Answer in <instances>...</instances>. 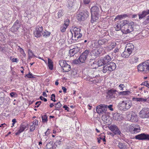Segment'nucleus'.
Segmentation results:
<instances>
[{
	"mask_svg": "<svg viewBox=\"0 0 149 149\" xmlns=\"http://www.w3.org/2000/svg\"><path fill=\"white\" fill-rule=\"evenodd\" d=\"M73 30L70 32L68 33V36L69 38L72 40H77L80 38L82 36L81 29L76 27H72Z\"/></svg>",
	"mask_w": 149,
	"mask_h": 149,
	"instance_id": "obj_1",
	"label": "nucleus"
},
{
	"mask_svg": "<svg viewBox=\"0 0 149 149\" xmlns=\"http://www.w3.org/2000/svg\"><path fill=\"white\" fill-rule=\"evenodd\" d=\"M139 71L147 73L149 72V60L140 64L137 66Z\"/></svg>",
	"mask_w": 149,
	"mask_h": 149,
	"instance_id": "obj_2",
	"label": "nucleus"
},
{
	"mask_svg": "<svg viewBox=\"0 0 149 149\" xmlns=\"http://www.w3.org/2000/svg\"><path fill=\"white\" fill-rule=\"evenodd\" d=\"M136 26L138 27H139L138 25L135 24L133 22H130L127 25H126L123 30V33L126 34L132 31L135 28L136 29Z\"/></svg>",
	"mask_w": 149,
	"mask_h": 149,
	"instance_id": "obj_3",
	"label": "nucleus"
},
{
	"mask_svg": "<svg viewBox=\"0 0 149 149\" xmlns=\"http://www.w3.org/2000/svg\"><path fill=\"white\" fill-rule=\"evenodd\" d=\"M111 57L108 55H107L102 58L99 60L97 62V65L100 67L108 63L111 61Z\"/></svg>",
	"mask_w": 149,
	"mask_h": 149,
	"instance_id": "obj_4",
	"label": "nucleus"
},
{
	"mask_svg": "<svg viewBox=\"0 0 149 149\" xmlns=\"http://www.w3.org/2000/svg\"><path fill=\"white\" fill-rule=\"evenodd\" d=\"M96 111L99 114H105L107 110V105L100 104L96 107Z\"/></svg>",
	"mask_w": 149,
	"mask_h": 149,
	"instance_id": "obj_5",
	"label": "nucleus"
},
{
	"mask_svg": "<svg viewBox=\"0 0 149 149\" xmlns=\"http://www.w3.org/2000/svg\"><path fill=\"white\" fill-rule=\"evenodd\" d=\"M129 130L132 134H136L140 132L141 129L139 125L134 124L130 126Z\"/></svg>",
	"mask_w": 149,
	"mask_h": 149,
	"instance_id": "obj_6",
	"label": "nucleus"
},
{
	"mask_svg": "<svg viewBox=\"0 0 149 149\" xmlns=\"http://www.w3.org/2000/svg\"><path fill=\"white\" fill-rule=\"evenodd\" d=\"M90 51L89 50L86 49L80 55L79 58L80 62L84 63L86 61L87 57L90 53Z\"/></svg>",
	"mask_w": 149,
	"mask_h": 149,
	"instance_id": "obj_7",
	"label": "nucleus"
},
{
	"mask_svg": "<svg viewBox=\"0 0 149 149\" xmlns=\"http://www.w3.org/2000/svg\"><path fill=\"white\" fill-rule=\"evenodd\" d=\"M140 116L142 118H149V108L145 107L140 112Z\"/></svg>",
	"mask_w": 149,
	"mask_h": 149,
	"instance_id": "obj_8",
	"label": "nucleus"
},
{
	"mask_svg": "<svg viewBox=\"0 0 149 149\" xmlns=\"http://www.w3.org/2000/svg\"><path fill=\"white\" fill-rule=\"evenodd\" d=\"M134 138L140 140L149 141V134L142 133L135 136Z\"/></svg>",
	"mask_w": 149,
	"mask_h": 149,
	"instance_id": "obj_9",
	"label": "nucleus"
},
{
	"mask_svg": "<svg viewBox=\"0 0 149 149\" xmlns=\"http://www.w3.org/2000/svg\"><path fill=\"white\" fill-rule=\"evenodd\" d=\"M43 29L42 26H37L36 28V30L34 32L35 37L37 38H39L42 35V31Z\"/></svg>",
	"mask_w": 149,
	"mask_h": 149,
	"instance_id": "obj_10",
	"label": "nucleus"
},
{
	"mask_svg": "<svg viewBox=\"0 0 149 149\" xmlns=\"http://www.w3.org/2000/svg\"><path fill=\"white\" fill-rule=\"evenodd\" d=\"M89 13L87 12H81L77 15V18L79 21H84L88 16Z\"/></svg>",
	"mask_w": 149,
	"mask_h": 149,
	"instance_id": "obj_11",
	"label": "nucleus"
},
{
	"mask_svg": "<svg viewBox=\"0 0 149 149\" xmlns=\"http://www.w3.org/2000/svg\"><path fill=\"white\" fill-rule=\"evenodd\" d=\"M109 128V130L112 131L114 135H120L121 132L120 131L117 126L115 125H111Z\"/></svg>",
	"mask_w": 149,
	"mask_h": 149,
	"instance_id": "obj_12",
	"label": "nucleus"
},
{
	"mask_svg": "<svg viewBox=\"0 0 149 149\" xmlns=\"http://www.w3.org/2000/svg\"><path fill=\"white\" fill-rule=\"evenodd\" d=\"M117 91L116 90L111 89L108 90L107 93L109 98H113L117 97Z\"/></svg>",
	"mask_w": 149,
	"mask_h": 149,
	"instance_id": "obj_13",
	"label": "nucleus"
},
{
	"mask_svg": "<svg viewBox=\"0 0 149 149\" xmlns=\"http://www.w3.org/2000/svg\"><path fill=\"white\" fill-rule=\"evenodd\" d=\"M129 119L132 122H136L138 121V116L135 112H132L128 116Z\"/></svg>",
	"mask_w": 149,
	"mask_h": 149,
	"instance_id": "obj_14",
	"label": "nucleus"
},
{
	"mask_svg": "<svg viewBox=\"0 0 149 149\" xmlns=\"http://www.w3.org/2000/svg\"><path fill=\"white\" fill-rule=\"evenodd\" d=\"M79 50V49L78 47H75L69 51V54L70 56H72L78 53Z\"/></svg>",
	"mask_w": 149,
	"mask_h": 149,
	"instance_id": "obj_15",
	"label": "nucleus"
},
{
	"mask_svg": "<svg viewBox=\"0 0 149 149\" xmlns=\"http://www.w3.org/2000/svg\"><path fill=\"white\" fill-rule=\"evenodd\" d=\"M91 11L92 13H93L96 15H99L100 11L99 8L97 6H94L92 7L91 9Z\"/></svg>",
	"mask_w": 149,
	"mask_h": 149,
	"instance_id": "obj_16",
	"label": "nucleus"
},
{
	"mask_svg": "<svg viewBox=\"0 0 149 149\" xmlns=\"http://www.w3.org/2000/svg\"><path fill=\"white\" fill-rule=\"evenodd\" d=\"M108 70L109 72L113 71L115 70L116 68V64L113 62H111L107 64Z\"/></svg>",
	"mask_w": 149,
	"mask_h": 149,
	"instance_id": "obj_17",
	"label": "nucleus"
},
{
	"mask_svg": "<svg viewBox=\"0 0 149 149\" xmlns=\"http://www.w3.org/2000/svg\"><path fill=\"white\" fill-rule=\"evenodd\" d=\"M62 68L63 72H68L71 69L70 66L67 63L65 64L64 65H63V67Z\"/></svg>",
	"mask_w": 149,
	"mask_h": 149,
	"instance_id": "obj_18",
	"label": "nucleus"
},
{
	"mask_svg": "<svg viewBox=\"0 0 149 149\" xmlns=\"http://www.w3.org/2000/svg\"><path fill=\"white\" fill-rule=\"evenodd\" d=\"M99 16V15H96V14L92 13L91 21V22L92 23H93L95 22H96L97 20L98 19Z\"/></svg>",
	"mask_w": 149,
	"mask_h": 149,
	"instance_id": "obj_19",
	"label": "nucleus"
},
{
	"mask_svg": "<svg viewBox=\"0 0 149 149\" xmlns=\"http://www.w3.org/2000/svg\"><path fill=\"white\" fill-rule=\"evenodd\" d=\"M29 127V125L28 124H22L19 127V130L21 132H22L26 129L27 130Z\"/></svg>",
	"mask_w": 149,
	"mask_h": 149,
	"instance_id": "obj_20",
	"label": "nucleus"
},
{
	"mask_svg": "<svg viewBox=\"0 0 149 149\" xmlns=\"http://www.w3.org/2000/svg\"><path fill=\"white\" fill-rule=\"evenodd\" d=\"M149 14V9L146 11H143L142 13L139 15V19H142Z\"/></svg>",
	"mask_w": 149,
	"mask_h": 149,
	"instance_id": "obj_21",
	"label": "nucleus"
},
{
	"mask_svg": "<svg viewBox=\"0 0 149 149\" xmlns=\"http://www.w3.org/2000/svg\"><path fill=\"white\" fill-rule=\"evenodd\" d=\"M121 22V23L120 24V27H123L124 29L126 25H127L129 23V22L127 20L122 21Z\"/></svg>",
	"mask_w": 149,
	"mask_h": 149,
	"instance_id": "obj_22",
	"label": "nucleus"
},
{
	"mask_svg": "<svg viewBox=\"0 0 149 149\" xmlns=\"http://www.w3.org/2000/svg\"><path fill=\"white\" fill-rule=\"evenodd\" d=\"M48 64L49 68L52 70L53 69V62L52 61L50 58L48 59Z\"/></svg>",
	"mask_w": 149,
	"mask_h": 149,
	"instance_id": "obj_23",
	"label": "nucleus"
},
{
	"mask_svg": "<svg viewBox=\"0 0 149 149\" xmlns=\"http://www.w3.org/2000/svg\"><path fill=\"white\" fill-rule=\"evenodd\" d=\"M97 62L95 61L94 59H91L88 61L87 63L89 65L92 66L94 65H96Z\"/></svg>",
	"mask_w": 149,
	"mask_h": 149,
	"instance_id": "obj_24",
	"label": "nucleus"
},
{
	"mask_svg": "<svg viewBox=\"0 0 149 149\" xmlns=\"http://www.w3.org/2000/svg\"><path fill=\"white\" fill-rule=\"evenodd\" d=\"M125 109L126 110L129 109L132 106V104L131 101H125Z\"/></svg>",
	"mask_w": 149,
	"mask_h": 149,
	"instance_id": "obj_25",
	"label": "nucleus"
},
{
	"mask_svg": "<svg viewBox=\"0 0 149 149\" xmlns=\"http://www.w3.org/2000/svg\"><path fill=\"white\" fill-rule=\"evenodd\" d=\"M133 100L137 102H144L146 101L147 99L146 98L144 99L142 98H133Z\"/></svg>",
	"mask_w": 149,
	"mask_h": 149,
	"instance_id": "obj_26",
	"label": "nucleus"
},
{
	"mask_svg": "<svg viewBox=\"0 0 149 149\" xmlns=\"http://www.w3.org/2000/svg\"><path fill=\"white\" fill-rule=\"evenodd\" d=\"M46 147L48 148H51L52 149H54V144H53L52 141H51L47 144L46 145Z\"/></svg>",
	"mask_w": 149,
	"mask_h": 149,
	"instance_id": "obj_27",
	"label": "nucleus"
},
{
	"mask_svg": "<svg viewBox=\"0 0 149 149\" xmlns=\"http://www.w3.org/2000/svg\"><path fill=\"white\" fill-rule=\"evenodd\" d=\"M127 16V15L126 14H124L123 15H117L116 18L114 19V21H116L117 20H120L124 17H126Z\"/></svg>",
	"mask_w": 149,
	"mask_h": 149,
	"instance_id": "obj_28",
	"label": "nucleus"
},
{
	"mask_svg": "<svg viewBox=\"0 0 149 149\" xmlns=\"http://www.w3.org/2000/svg\"><path fill=\"white\" fill-rule=\"evenodd\" d=\"M127 51H125L122 54V56L124 58H128L130 55Z\"/></svg>",
	"mask_w": 149,
	"mask_h": 149,
	"instance_id": "obj_29",
	"label": "nucleus"
},
{
	"mask_svg": "<svg viewBox=\"0 0 149 149\" xmlns=\"http://www.w3.org/2000/svg\"><path fill=\"white\" fill-rule=\"evenodd\" d=\"M67 27V26L64 24H62L61 25L60 28V30L61 32H64L65 31Z\"/></svg>",
	"mask_w": 149,
	"mask_h": 149,
	"instance_id": "obj_30",
	"label": "nucleus"
},
{
	"mask_svg": "<svg viewBox=\"0 0 149 149\" xmlns=\"http://www.w3.org/2000/svg\"><path fill=\"white\" fill-rule=\"evenodd\" d=\"M118 147L120 149H125L126 146L123 143L119 142L118 143Z\"/></svg>",
	"mask_w": 149,
	"mask_h": 149,
	"instance_id": "obj_31",
	"label": "nucleus"
},
{
	"mask_svg": "<svg viewBox=\"0 0 149 149\" xmlns=\"http://www.w3.org/2000/svg\"><path fill=\"white\" fill-rule=\"evenodd\" d=\"M105 43V40L104 39L102 40H98L97 42L95 43V45L98 44L99 46Z\"/></svg>",
	"mask_w": 149,
	"mask_h": 149,
	"instance_id": "obj_32",
	"label": "nucleus"
},
{
	"mask_svg": "<svg viewBox=\"0 0 149 149\" xmlns=\"http://www.w3.org/2000/svg\"><path fill=\"white\" fill-rule=\"evenodd\" d=\"M139 59V57L134 56L132 58L131 60L133 63H136L138 61Z\"/></svg>",
	"mask_w": 149,
	"mask_h": 149,
	"instance_id": "obj_33",
	"label": "nucleus"
},
{
	"mask_svg": "<svg viewBox=\"0 0 149 149\" xmlns=\"http://www.w3.org/2000/svg\"><path fill=\"white\" fill-rule=\"evenodd\" d=\"M51 33L45 30L44 32L42 33L43 36L44 37L47 38L49 37Z\"/></svg>",
	"mask_w": 149,
	"mask_h": 149,
	"instance_id": "obj_34",
	"label": "nucleus"
},
{
	"mask_svg": "<svg viewBox=\"0 0 149 149\" xmlns=\"http://www.w3.org/2000/svg\"><path fill=\"white\" fill-rule=\"evenodd\" d=\"M67 63L66 61L63 60H60L59 61V64L61 66L62 68L63 65Z\"/></svg>",
	"mask_w": 149,
	"mask_h": 149,
	"instance_id": "obj_35",
	"label": "nucleus"
},
{
	"mask_svg": "<svg viewBox=\"0 0 149 149\" xmlns=\"http://www.w3.org/2000/svg\"><path fill=\"white\" fill-rule=\"evenodd\" d=\"M108 67L107 64L103 66V68L102 70V71L103 72L105 73L107 72V71H109V70H108Z\"/></svg>",
	"mask_w": 149,
	"mask_h": 149,
	"instance_id": "obj_36",
	"label": "nucleus"
},
{
	"mask_svg": "<svg viewBox=\"0 0 149 149\" xmlns=\"http://www.w3.org/2000/svg\"><path fill=\"white\" fill-rule=\"evenodd\" d=\"M19 28L13 25L11 28V31L13 32L17 31Z\"/></svg>",
	"mask_w": 149,
	"mask_h": 149,
	"instance_id": "obj_37",
	"label": "nucleus"
},
{
	"mask_svg": "<svg viewBox=\"0 0 149 149\" xmlns=\"http://www.w3.org/2000/svg\"><path fill=\"white\" fill-rule=\"evenodd\" d=\"M42 121L43 123H47V117L46 115H45L42 116Z\"/></svg>",
	"mask_w": 149,
	"mask_h": 149,
	"instance_id": "obj_38",
	"label": "nucleus"
},
{
	"mask_svg": "<svg viewBox=\"0 0 149 149\" xmlns=\"http://www.w3.org/2000/svg\"><path fill=\"white\" fill-rule=\"evenodd\" d=\"M30 131L31 132L33 131L36 128V126L32 123L30 124Z\"/></svg>",
	"mask_w": 149,
	"mask_h": 149,
	"instance_id": "obj_39",
	"label": "nucleus"
},
{
	"mask_svg": "<svg viewBox=\"0 0 149 149\" xmlns=\"http://www.w3.org/2000/svg\"><path fill=\"white\" fill-rule=\"evenodd\" d=\"M92 53L95 56H99L98 54V51L97 49H94L93 50Z\"/></svg>",
	"mask_w": 149,
	"mask_h": 149,
	"instance_id": "obj_40",
	"label": "nucleus"
},
{
	"mask_svg": "<svg viewBox=\"0 0 149 149\" xmlns=\"http://www.w3.org/2000/svg\"><path fill=\"white\" fill-rule=\"evenodd\" d=\"M130 92L129 91H124L120 92L119 93V94L122 95H126L129 94Z\"/></svg>",
	"mask_w": 149,
	"mask_h": 149,
	"instance_id": "obj_41",
	"label": "nucleus"
},
{
	"mask_svg": "<svg viewBox=\"0 0 149 149\" xmlns=\"http://www.w3.org/2000/svg\"><path fill=\"white\" fill-rule=\"evenodd\" d=\"M68 8L70 9L73 6V3L71 1H68Z\"/></svg>",
	"mask_w": 149,
	"mask_h": 149,
	"instance_id": "obj_42",
	"label": "nucleus"
},
{
	"mask_svg": "<svg viewBox=\"0 0 149 149\" xmlns=\"http://www.w3.org/2000/svg\"><path fill=\"white\" fill-rule=\"evenodd\" d=\"M25 77H27L29 78H34V76L30 72L29 74H27L25 75Z\"/></svg>",
	"mask_w": 149,
	"mask_h": 149,
	"instance_id": "obj_43",
	"label": "nucleus"
},
{
	"mask_svg": "<svg viewBox=\"0 0 149 149\" xmlns=\"http://www.w3.org/2000/svg\"><path fill=\"white\" fill-rule=\"evenodd\" d=\"M132 46L133 47H132L133 48V49H134V46L133 44L131 43L127 44L126 45L125 49L127 48H129L131 49Z\"/></svg>",
	"mask_w": 149,
	"mask_h": 149,
	"instance_id": "obj_44",
	"label": "nucleus"
},
{
	"mask_svg": "<svg viewBox=\"0 0 149 149\" xmlns=\"http://www.w3.org/2000/svg\"><path fill=\"white\" fill-rule=\"evenodd\" d=\"M58 17L60 18L63 15V11L62 10H59L58 13Z\"/></svg>",
	"mask_w": 149,
	"mask_h": 149,
	"instance_id": "obj_45",
	"label": "nucleus"
},
{
	"mask_svg": "<svg viewBox=\"0 0 149 149\" xmlns=\"http://www.w3.org/2000/svg\"><path fill=\"white\" fill-rule=\"evenodd\" d=\"M102 49L101 48H99V49H97V50L98 51V54L99 55V56H102L103 54V52L104 51H102Z\"/></svg>",
	"mask_w": 149,
	"mask_h": 149,
	"instance_id": "obj_46",
	"label": "nucleus"
},
{
	"mask_svg": "<svg viewBox=\"0 0 149 149\" xmlns=\"http://www.w3.org/2000/svg\"><path fill=\"white\" fill-rule=\"evenodd\" d=\"M69 23H70L69 20L68 19H67L65 21L64 24L68 27V26L69 25Z\"/></svg>",
	"mask_w": 149,
	"mask_h": 149,
	"instance_id": "obj_47",
	"label": "nucleus"
},
{
	"mask_svg": "<svg viewBox=\"0 0 149 149\" xmlns=\"http://www.w3.org/2000/svg\"><path fill=\"white\" fill-rule=\"evenodd\" d=\"M62 105L61 104L60 102H58L56 104V106H55V108H60L61 107Z\"/></svg>",
	"mask_w": 149,
	"mask_h": 149,
	"instance_id": "obj_48",
	"label": "nucleus"
},
{
	"mask_svg": "<svg viewBox=\"0 0 149 149\" xmlns=\"http://www.w3.org/2000/svg\"><path fill=\"white\" fill-rule=\"evenodd\" d=\"M125 102H124V101H123L121 103H120V106L121 107H122L123 108V109L124 110H126V109H125Z\"/></svg>",
	"mask_w": 149,
	"mask_h": 149,
	"instance_id": "obj_49",
	"label": "nucleus"
},
{
	"mask_svg": "<svg viewBox=\"0 0 149 149\" xmlns=\"http://www.w3.org/2000/svg\"><path fill=\"white\" fill-rule=\"evenodd\" d=\"M133 47L132 46V48L130 49L129 48H127V51L128 52V53H129L130 54H131L132 53V51L134 50V49H133L132 47Z\"/></svg>",
	"mask_w": 149,
	"mask_h": 149,
	"instance_id": "obj_50",
	"label": "nucleus"
},
{
	"mask_svg": "<svg viewBox=\"0 0 149 149\" xmlns=\"http://www.w3.org/2000/svg\"><path fill=\"white\" fill-rule=\"evenodd\" d=\"M142 84L146 86L147 87L149 88V84L147 81H145L142 83Z\"/></svg>",
	"mask_w": 149,
	"mask_h": 149,
	"instance_id": "obj_51",
	"label": "nucleus"
},
{
	"mask_svg": "<svg viewBox=\"0 0 149 149\" xmlns=\"http://www.w3.org/2000/svg\"><path fill=\"white\" fill-rule=\"evenodd\" d=\"M28 54L29 56H35V55L33 54L32 51L30 50L28 51Z\"/></svg>",
	"mask_w": 149,
	"mask_h": 149,
	"instance_id": "obj_52",
	"label": "nucleus"
},
{
	"mask_svg": "<svg viewBox=\"0 0 149 149\" xmlns=\"http://www.w3.org/2000/svg\"><path fill=\"white\" fill-rule=\"evenodd\" d=\"M144 24L146 25L149 23V16H148L147 18L143 22Z\"/></svg>",
	"mask_w": 149,
	"mask_h": 149,
	"instance_id": "obj_53",
	"label": "nucleus"
},
{
	"mask_svg": "<svg viewBox=\"0 0 149 149\" xmlns=\"http://www.w3.org/2000/svg\"><path fill=\"white\" fill-rule=\"evenodd\" d=\"M41 102L40 101L37 102L35 104L37 105V106H35V107L38 108L39 106L41 104Z\"/></svg>",
	"mask_w": 149,
	"mask_h": 149,
	"instance_id": "obj_54",
	"label": "nucleus"
},
{
	"mask_svg": "<svg viewBox=\"0 0 149 149\" xmlns=\"http://www.w3.org/2000/svg\"><path fill=\"white\" fill-rule=\"evenodd\" d=\"M38 120H35L33 122L32 124L36 126L38 125Z\"/></svg>",
	"mask_w": 149,
	"mask_h": 149,
	"instance_id": "obj_55",
	"label": "nucleus"
},
{
	"mask_svg": "<svg viewBox=\"0 0 149 149\" xmlns=\"http://www.w3.org/2000/svg\"><path fill=\"white\" fill-rule=\"evenodd\" d=\"M112 106L113 105L112 104H110L109 106L107 105V109L108 108L110 110L112 111L113 110V109L112 108Z\"/></svg>",
	"mask_w": 149,
	"mask_h": 149,
	"instance_id": "obj_56",
	"label": "nucleus"
},
{
	"mask_svg": "<svg viewBox=\"0 0 149 149\" xmlns=\"http://www.w3.org/2000/svg\"><path fill=\"white\" fill-rule=\"evenodd\" d=\"M125 85L123 84H121L119 85V87L120 88L121 90H123V88L125 87Z\"/></svg>",
	"mask_w": 149,
	"mask_h": 149,
	"instance_id": "obj_57",
	"label": "nucleus"
},
{
	"mask_svg": "<svg viewBox=\"0 0 149 149\" xmlns=\"http://www.w3.org/2000/svg\"><path fill=\"white\" fill-rule=\"evenodd\" d=\"M79 62H80L79 60L78 59L77 60H74L73 61V63L75 64H78L79 63Z\"/></svg>",
	"mask_w": 149,
	"mask_h": 149,
	"instance_id": "obj_58",
	"label": "nucleus"
},
{
	"mask_svg": "<svg viewBox=\"0 0 149 149\" xmlns=\"http://www.w3.org/2000/svg\"><path fill=\"white\" fill-rule=\"evenodd\" d=\"M63 107L65 109V110H67L68 111H69V108L66 105H64Z\"/></svg>",
	"mask_w": 149,
	"mask_h": 149,
	"instance_id": "obj_59",
	"label": "nucleus"
},
{
	"mask_svg": "<svg viewBox=\"0 0 149 149\" xmlns=\"http://www.w3.org/2000/svg\"><path fill=\"white\" fill-rule=\"evenodd\" d=\"M40 99L42 100H44L45 102H46L47 101V100L46 98L42 96H40Z\"/></svg>",
	"mask_w": 149,
	"mask_h": 149,
	"instance_id": "obj_60",
	"label": "nucleus"
},
{
	"mask_svg": "<svg viewBox=\"0 0 149 149\" xmlns=\"http://www.w3.org/2000/svg\"><path fill=\"white\" fill-rule=\"evenodd\" d=\"M50 130L49 129H48L47 131L45 133V136H47L50 133V131L49 130Z\"/></svg>",
	"mask_w": 149,
	"mask_h": 149,
	"instance_id": "obj_61",
	"label": "nucleus"
},
{
	"mask_svg": "<svg viewBox=\"0 0 149 149\" xmlns=\"http://www.w3.org/2000/svg\"><path fill=\"white\" fill-rule=\"evenodd\" d=\"M17 121L15 119H14L12 120V122H13L12 126L11 127H13L14 126L15 123Z\"/></svg>",
	"mask_w": 149,
	"mask_h": 149,
	"instance_id": "obj_62",
	"label": "nucleus"
},
{
	"mask_svg": "<svg viewBox=\"0 0 149 149\" xmlns=\"http://www.w3.org/2000/svg\"><path fill=\"white\" fill-rule=\"evenodd\" d=\"M5 47H2L0 46V51L2 52L5 51Z\"/></svg>",
	"mask_w": 149,
	"mask_h": 149,
	"instance_id": "obj_63",
	"label": "nucleus"
},
{
	"mask_svg": "<svg viewBox=\"0 0 149 149\" xmlns=\"http://www.w3.org/2000/svg\"><path fill=\"white\" fill-rule=\"evenodd\" d=\"M115 28L116 29V31H118L120 29V27L118 25H117L115 27Z\"/></svg>",
	"mask_w": 149,
	"mask_h": 149,
	"instance_id": "obj_64",
	"label": "nucleus"
}]
</instances>
